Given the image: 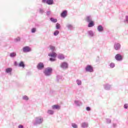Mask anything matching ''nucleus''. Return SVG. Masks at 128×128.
Segmentation results:
<instances>
[{"label": "nucleus", "mask_w": 128, "mask_h": 128, "mask_svg": "<svg viewBox=\"0 0 128 128\" xmlns=\"http://www.w3.org/2000/svg\"><path fill=\"white\" fill-rule=\"evenodd\" d=\"M44 122V118L42 116H39L35 118V120L33 122L34 126H40Z\"/></svg>", "instance_id": "obj_1"}, {"label": "nucleus", "mask_w": 128, "mask_h": 128, "mask_svg": "<svg viewBox=\"0 0 128 128\" xmlns=\"http://www.w3.org/2000/svg\"><path fill=\"white\" fill-rule=\"evenodd\" d=\"M44 74L46 76H50L52 74V68L50 67L46 68L44 71Z\"/></svg>", "instance_id": "obj_2"}, {"label": "nucleus", "mask_w": 128, "mask_h": 128, "mask_svg": "<svg viewBox=\"0 0 128 128\" xmlns=\"http://www.w3.org/2000/svg\"><path fill=\"white\" fill-rule=\"evenodd\" d=\"M85 70L88 72H94V67L92 65L88 64L85 68Z\"/></svg>", "instance_id": "obj_3"}, {"label": "nucleus", "mask_w": 128, "mask_h": 128, "mask_svg": "<svg viewBox=\"0 0 128 128\" xmlns=\"http://www.w3.org/2000/svg\"><path fill=\"white\" fill-rule=\"evenodd\" d=\"M60 66L62 70H68V63L66 62H62Z\"/></svg>", "instance_id": "obj_4"}, {"label": "nucleus", "mask_w": 128, "mask_h": 128, "mask_svg": "<svg viewBox=\"0 0 128 128\" xmlns=\"http://www.w3.org/2000/svg\"><path fill=\"white\" fill-rule=\"evenodd\" d=\"M36 68L38 70H42L44 68V62H40L37 64Z\"/></svg>", "instance_id": "obj_5"}, {"label": "nucleus", "mask_w": 128, "mask_h": 128, "mask_svg": "<svg viewBox=\"0 0 128 128\" xmlns=\"http://www.w3.org/2000/svg\"><path fill=\"white\" fill-rule=\"evenodd\" d=\"M114 58L116 60H117V62H122L124 58L122 57V54H118L115 56Z\"/></svg>", "instance_id": "obj_6"}, {"label": "nucleus", "mask_w": 128, "mask_h": 128, "mask_svg": "<svg viewBox=\"0 0 128 128\" xmlns=\"http://www.w3.org/2000/svg\"><path fill=\"white\" fill-rule=\"evenodd\" d=\"M23 52H32V48L28 46H25L22 48Z\"/></svg>", "instance_id": "obj_7"}, {"label": "nucleus", "mask_w": 128, "mask_h": 128, "mask_svg": "<svg viewBox=\"0 0 128 128\" xmlns=\"http://www.w3.org/2000/svg\"><path fill=\"white\" fill-rule=\"evenodd\" d=\"M104 88L106 90H110L112 88V86L108 84H106L103 85Z\"/></svg>", "instance_id": "obj_8"}, {"label": "nucleus", "mask_w": 128, "mask_h": 128, "mask_svg": "<svg viewBox=\"0 0 128 128\" xmlns=\"http://www.w3.org/2000/svg\"><path fill=\"white\" fill-rule=\"evenodd\" d=\"M42 4H46L49 6H52L54 4V0H42Z\"/></svg>", "instance_id": "obj_9"}, {"label": "nucleus", "mask_w": 128, "mask_h": 128, "mask_svg": "<svg viewBox=\"0 0 128 128\" xmlns=\"http://www.w3.org/2000/svg\"><path fill=\"white\" fill-rule=\"evenodd\" d=\"M120 44L118 42H116L114 44V48L115 50H120Z\"/></svg>", "instance_id": "obj_10"}, {"label": "nucleus", "mask_w": 128, "mask_h": 128, "mask_svg": "<svg viewBox=\"0 0 128 128\" xmlns=\"http://www.w3.org/2000/svg\"><path fill=\"white\" fill-rule=\"evenodd\" d=\"M67 16H68V10H63L60 14L61 18H66Z\"/></svg>", "instance_id": "obj_11"}, {"label": "nucleus", "mask_w": 128, "mask_h": 128, "mask_svg": "<svg viewBox=\"0 0 128 128\" xmlns=\"http://www.w3.org/2000/svg\"><path fill=\"white\" fill-rule=\"evenodd\" d=\"M87 34L89 38H94V31L92 30L88 31Z\"/></svg>", "instance_id": "obj_12"}, {"label": "nucleus", "mask_w": 128, "mask_h": 128, "mask_svg": "<svg viewBox=\"0 0 128 128\" xmlns=\"http://www.w3.org/2000/svg\"><path fill=\"white\" fill-rule=\"evenodd\" d=\"M74 103L76 106H82V102L78 100H75L74 101Z\"/></svg>", "instance_id": "obj_13"}, {"label": "nucleus", "mask_w": 128, "mask_h": 128, "mask_svg": "<svg viewBox=\"0 0 128 128\" xmlns=\"http://www.w3.org/2000/svg\"><path fill=\"white\" fill-rule=\"evenodd\" d=\"M85 20H86V22H92V16H86L85 18Z\"/></svg>", "instance_id": "obj_14"}, {"label": "nucleus", "mask_w": 128, "mask_h": 128, "mask_svg": "<svg viewBox=\"0 0 128 128\" xmlns=\"http://www.w3.org/2000/svg\"><path fill=\"white\" fill-rule=\"evenodd\" d=\"M48 56H50L51 58H56V56H58V54L54 52H53L52 53L48 54Z\"/></svg>", "instance_id": "obj_15"}, {"label": "nucleus", "mask_w": 128, "mask_h": 128, "mask_svg": "<svg viewBox=\"0 0 128 128\" xmlns=\"http://www.w3.org/2000/svg\"><path fill=\"white\" fill-rule=\"evenodd\" d=\"M52 110H60V106L58 104H55L52 106Z\"/></svg>", "instance_id": "obj_16"}, {"label": "nucleus", "mask_w": 128, "mask_h": 128, "mask_svg": "<svg viewBox=\"0 0 128 128\" xmlns=\"http://www.w3.org/2000/svg\"><path fill=\"white\" fill-rule=\"evenodd\" d=\"M97 29L99 32H104V27L102 25L98 26Z\"/></svg>", "instance_id": "obj_17"}, {"label": "nucleus", "mask_w": 128, "mask_h": 128, "mask_svg": "<svg viewBox=\"0 0 128 128\" xmlns=\"http://www.w3.org/2000/svg\"><path fill=\"white\" fill-rule=\"evenodd\" d=\"M94 26V20L91 21L90 22H88V28H92V26Z\"/></svg>", "instance_id": "obj_18"}, {"label": "nucleus", "mask_w": 128, "mask_h": 128, "mask_svg": "<svg viewBox=\"0 0 128 128\" xmlns=\"http://www.w3.org/2000/svg\"><path fill=\"white\" fill-rule=\"evenodd\" d=\"M58 60H64V58H66V57H64V55L63 54H59L58 56Z\"/></svg>", "instance_id": "obj_19"}, {"label": "nucleus", "mask_w": 128, "mask_h": 128, "mask_svg": "<svg viewBox=\"0 0 128 128\" xmlns=\"http://www.w3.org/2000/svg\"><path fill=\"white\" fill-rule=\"evenodd\" d=\"M66 26L70 30H74V26L72 24H67Z\"/></svg>", "instance_id": "obj_20"}, {"label": "nucleus", "mask_w": 128, "mask_h": 128, "mask_svg": "<svg viewBox=\"0 0 128 128\" xmlns=\"http://www.w3.org/2000/svg\"><path fill=\"white\" fill-rule=\"evenodd\" d=\"M12 72V68H8L6 69V74H11Z\"/></svg>", "instance_id": "obj_21"}, {"label": "nucleus", "mask_w": 128, "mask_h": 128, "mask_svg": "<svg viewBox=\"0 0 128 128\" xmlns=\"http://www.w3.org/2000/svg\"><path fill=\"white\" fill-rule=\"evenodd\" d=\"M18 66L20 68H24V66H26V64H24V63L23 61H20V62L18 64Z\"/></svg>", "instance_id": "obj_22"}, {"label": "nucleus", "mask_w": 128, "mask_h": 128, "mask_svg": "<svg viewBox=\"0 0 128 128\" xmlns=\"http://www.w3.org/2000/svg\"><path fill=\"white\" fill-rule=\"evenodd\" d=\"M62 80V76H60V75H58L56 76V82H59L60 80Z\"/></svg>", "instance_id": "obj_23"}, {"label": "nucleus", "mask_w": 128, "mask_h": 128, "mask_svg": "<svg viewBox=\"0 0 128 128\" xmlns=\"http://www.w3.org/2000/svg\"><path fill=\"white\" fill-rule=\"evenodd\" d=\"M50 50H52V52H56V47L52 45H50L49 46Z\"/></svg>", "instance_id": "obj_24"}, {"label": "nucleus", "mask_w": 128, "mask_h": 128, "mask_svg": "<svg viewBox=\"0 0 128 128\" xmlns=\"http://www.w3.org/2000/svg\"><path fill=\"white\" fill-rule=\"evenodd\" d=\"M88 126L87 122H84L82 124V128H86Z\"/></svg>", "instance_id": "obj_25"}, {"label": "nucleus", "mask_w": 128, "mask_h": 128, "mask_svg": "<svg viewBox=\"0 0 128 128\" xmlns=\"http://www.w3.org/2000/svg\"><path fill=\"white\" fill-rule=\"evenodd\" d=\"M10 58H16V52H11L10 54Z\"/></svg>", "instance_id": "obj_26"}, {"label": "nucleus", "mask_w": 128, "mask_h": 128, "mask_svg": "<svg viewBox=\"0 0 128 128\" xmlns=\"http://www.w3.org/2000/svg\"><path fill=\"white\" fill-rule=\"evenodd\" d=\"M50 20L52 22H54V23L58 22V19L57 18H50Z\"/></svg>", "instance_id": "obj_27"}, {"label": "nucleus", "mask_w": 128, "mask_h": 128, "mask_svg": "<svg viewBox=\"0 0 128 128\" xmlns=\"http://www.w3.org/2000/svg\"><path fill=\"white\" fill-rule=\"evenodd\" d=\"M109 66L110 68H114L116 66V64L114 62H111L109 64Z\"/></svg>", "instance_id": "obj_28"}, {"label": "nucleus", "mask_w": 128, "mask_h": 128, "mask_svg": "<svg viewBox=\"0 0 128 128\" xmlns=\"http://www.w3.org/2000/svg\"><path fill=\"white\" fill-rule=\"evenodd\" d=\"M39 14H44V10L42 8H40Z\"/></svg>", "instance_id": "obj_29"}, {"label": "nucleus", "mask_w": 128, "mask_h": 128, "mask_svg": "<svg viewBox=\"0 0 128 128\" xmlns=\"http://www.w3.org/2000/svg\"><path fill=\"white\" fill-rule=\"evenodd\" d=\"M50 14H52V11H50V10H47L46 12V16L48 18H50Z\"/></svg>", "instance_id": "obj_30"}, {"label": "nucleus", "mask_w": 128, "mask_h": 128, "mask_svg": "<svg viewBox=\"0 0 128 128\" xmlns=\"http://www.w3.org/2000/svg\"><path fill=\"white\" fill-rule=\"evenodd\" d=\"M47 112L48 114L52 115L54 114V112L52 110H48Z\"/></svg>", "instance_id": "obj_31"}, {"label": "nucleus", "mask_w": 128, "mask_h": 128, "mask_svg": "<svg viewBox=\"0 0 128 128\" xmlns=\"http://www.w3.org/2000/svg\"><path fill=\"white\" fill-rule=\"evenodd\" d=\"M22 100H30V98H28V96H22Z\"/></svg>", "instance_id": "obj_32"}, {"label": "nucleus", "mask_w": 128, "mask_h": 128, "mask_svg": "<svg viewBox=\"0 0 128 128\" xmlns=\"http://www.w3.org/2000/svg\"><path fill=\"white\" fill-rule=\"evenodd\" d=\"M106 123L108 124H112V120L108 118L106 119Z\"/></svg>", "instance_id": "obj_33"}, {"label": "nucleus", "mask_w": 128, "mask_h": 128, "mask_svg": "<svg viewBox=\"0 0 128 128\" xmlns=\"http://www.w3.org/2000/svg\"><path fill=\"white\" fill-rule=\"evenodd\" d=\"M76 82L78 84V86H82V80H76Z\"/></svg>", "instance_id": "obj_34"}, {"label": "nucleus", "mask_w": 128, "mask_h": 128, "mask_svg": "<svg viewBox=\"0 0 128 128\" xmlns=\"http://www.w3.org/2000/svg\"><path fill=\"white\" fill-rule=\"evenodd\" d=\"M56 30H60V24L59 23H56Z\"/></svg>", "instance_id": "obj_35"}, {"label": "nucleus", "mask_w": 128, "mask_h": 128, "mask_svg": "<svg viewBox=\"0 0 128 128\" xmlns=\"http://www.w3.org/2000/svg\"><path fill=\"white\" fill-rule=\"evenodd\" d=\"M59 34H60V31L58 30H55L54 32V34L55 36H56L58 35Z\"/></svg>", "instance_id": "obj_36"}, {"label": "nucleus", "mask_w": 128, "mask_h": 128, "mask_svg": "<svg viewBox=\"0 0 128 128\" xmlns=\"http://www.w3.org/2000/svg\"><path fill=\"white\" fill-rule=\"evenodd\" d=\"M36 32V28H33L31 29V32L32 34H34V32Z\"/></svg>", "instance_id": "obj_37"}, {"label": "nucleus", "mask_w": 128, "mask_h": 128, "mask_svg": "<svg viewBox=\"0 0 128 128\" xmlns=\"http://www.w3.org/2000/svg\"><path fill=\"white\" fill-rule=\"evenodd\" d=\"M72 126L74 128H78V124H76L75 123H72Z\"/></svg>", "instance_id": "obj_38"}, {"label": "nucleus", "mask_w": 128, "mask_h": 128, "mask_svg": "<svg viewBox=\"0 0 128 128\" xmlns=\"http://www.w3.org/2000/svg\"><path fill=\"white\" fill-rule=\"evenodd\" d=\"M20 37H18L14 39V42H20Z\"/></svg>", "instance_id": "obj_39"}, {"label": "nucleus", "mask_w": 128, "mask_h": 128, "mask_svg": "<svg viewBox=\"0 0 128 128\" xmlns=\"http://www.w3.org/2000/svg\"><path fill=\"white\" fill-rule=\"evenodd\" d=\"M49 60L50 62H56V58L52 57H51L50 58Z\"/></svg>", "instance_id": "obj_40"}, {"label": "nucleus", "mask_w": 128, "mask_h": 128, "mask_svg": "<svg viewBox=\"0 0 128 128\" xmlns=\"http://www.w3.org/2000/svg\"><path fill=\"white\" fill-rule=\"evenodd\" d=\"M86 110L88 112H90V110H92V108L90 106H87V107H86Z\"/></svg>", "instance_id": "obj_41"}, {"label": "nucleus", "mask_w": 128, "mask_h": 128, "mask_svg": "<svg viewBox=\"0 0 128 128\" xmlns=\"http://www.w3.org/2000/svg\"><path fill=\"white\" fill-rule=\"evenodd\" d=\"M128 104H124V108H125L126 110H128Z\"/></svg>", "instance_id": "obj_42"}, {"label": "nucleus", "mask_w": 128, "mask_h": 128, "mask_svg": "<svg viewBox=\"0 0 128 128\" xmlns=\"http://www.w3.org/2000/svg\"><path fill=\"white\" fill-rule=\"evenodd\" d=\"M112 126H113V128H116L118 126V124L116 123H114L112 124Z\"/></svg>", "instance_id": "obj_43"}, {"label": "nucleus", "mask_w": 128, "mask_h": 128, "mask_svg": "<svg viewBox=\"0 0 128 128\" xmlns=\"http://www.w3.org/2000/svg\"><path fill=\"white\" fill-rule=\"evenodd\" d=\"M18 128H24V126L22 124H20L18 126Z\"/></svg>", "instance_id": "obj_44"}, {"label": "nucleus", "mask_w": 128, "mask_h": 128, "mask_svg": "<svg viewBox=\"0 0 128 128\" xmlns=\"http://www.w3.org/2000/svg\"><path fill=\"white\" fill-rule=\"evenodd\" d=\"M14 66H18V62L16 61H15L14 62Z\"/></svg>", "instance_id": "obj_45"}, {"label": "nucleus", "mask_w": 128, "mask_h": 128, "mask_svg": "<svg viewBox=\"0 0 128 128\" xmlns=\"http://www.w3.org/2000/svg\"><path fill=\"white\" fill-rule=\"evenodd\" d=\"M96 62H98V60H96Z\"/></svg>", "instance_id": "obj_46"}]
</instances>
